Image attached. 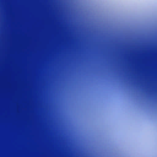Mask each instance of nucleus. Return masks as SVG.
Here are the masks:
<instances>
[{"label": "nucleus", "instance_id": "1", "mask_svg": "<svg viewBox=\"0 0 157 157\" xmlns=\"http://www.w3.org/2000/svg\"><path fill=\"white\" fill-rule=\"evenodd\" d=\"M0 98H71L55 97H0Z\"/></svg>", "mask_w": 157, "mask_h": 157}, {"label": "nucleus", "instance_id": "2", "mask_svg": "<svg viewBox=\"0 0 157 157\" xmlns=\"http://www.w3.org/2000/svg\"><path fill=\"white\" fill-rule=\"evenodd\" d=\"M0 100L35 101V99H0Z\"/></svg>", "mask_w": 157, "mask_h": 157}]
</instances>
